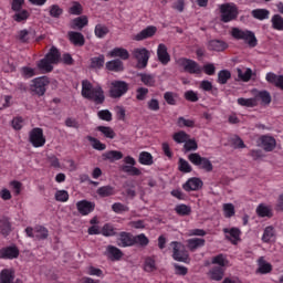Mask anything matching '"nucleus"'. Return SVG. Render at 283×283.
<instances>
[{
    "mask_svg": "<svg viewBox=\"0 0 283 283\" xmlns=\"http://www.w3.org/2000/svg\"><path fill=\"white\" fill-rule=\"evenodd\" d=\"M164 98L168 105H176V98H178V95L172 92H166L164 94Z\"/></svg>",
    "mask_w": 283,
    "mask_h": 283,
    "instance_id": "nucleus-63",
    "label": "nucleus"
},
{
    "mask_svg": "<svg viewBox=\"0 0 283 283\" xmlns=\"http://www.w3.org/2000/svg\"><path fill=\"white\" fill-rule=\"evenodd\" d=\"M156 34V27H147L135 35V41H145V39H151Z\"/></svg>",
    "mask_w": 283,
    "mask_h": 283,
    "instance_id": "nucleus-22",
    "label": "nucleus"
},
{
    "mask_svg": "<svg viewBox=\"0 0 283 283\" xmlns=\"http://www.w3.org/2000/svg\"><path fill=\"white\" fill-rule=\"evenodd\" d=\"M265 81H268L271 85H275V87L283 90V75H277L273 72H269L265 75Z\"/></svg>",
    "mask_w": 283,
    "mask_h": 283,
    "instance_id": "nucleus-16",
    "label": "nucleus"
},
{
    "mask_svg": "<svg viewBox=\"0 0 283 283\" xmlns=\"http://www.w3.org/2000/svg\"><path fill=\"white\" fill-rule=\"evenodd\" d=\"M133 56L134 59H136L137 67L139 70H145V67H147V63H149V56H150L149 50L145 48L134 49Z\"/></svg>",
    "mask_w": 283,
    "mask_h": 283,
    "instance_id": "nucleus-5",
    "label": "nucleus"
},
{
    "mask_svg": "<svg viewBox=\"0 0 283 283\" xmlns=\"http://www.w3.org/2000/svg\"><path fill=\"white\" fill-rule=\"evenodd\" d=\"M76 207H77V211L82 216H88V213H92L94 211V203L86 200L78 201L76 203Z\"/></svg>",
    "mask_w": 283,
    "mask_h": 283,
    "instance_id": "nucleus-17",
    "label": "nucleus"
},
{
    "mask_svg": "<svg viewBox=\"0 0 283 283\" xmlns=\"http://www.w3.org/2000/svg\"><path fill=\"white\" fill-rule=\"evenodd\" d=\"M104 255L109 260L116 261L123 258V251L114 245H107Z\"/></svg>",
    "mask_w": 283,
    "mask_h": 283,
    "instance_id": "nucleus-15",
    "label": "nucleus"
},
{
    "mask_svg": "<svg viewBox=\"0 0 283 283\" xmlns=\"http://www.w3.org/2000/svg\"><path fill=\"white\" fill-rule=\"evenodd\" d=\"M118 247H134V235L127 232L119 233V238L117 240Z\"/></svg>",
    "mask_w": 283,
    "mask_h": 283,
    "instance_id": "nucleus-20",
    "label": "nucleus"
},
{
    "mask_svg": "<svg viewBox=\"0 0 283 283\" xmlns=\"http://www.w3.org/2000/svg\"><path fill=\"white\" fill-rule=\"evenodd\" d=\"M263 242H273L275 240V229L273 227H266L262 235Z\"/></svg>",
    "mask_w": 283,
    "mask_h": 283,
    "instance_id": "nucleus-35",
    "label": "nucleus"
},
{
    "mask_svg": "<svg viewBox=\"0 0 283 283\" xmlns=\"http://www.w3.org/2000/svg\"><path fill=\"white\" fill-rule=\"evenodd\" d=\"M226 238L232 242V244H235L238 240H240V230L238 228L232 229H224Z\"/></svg>",
    "mask_w": 283,
    "mask_h": 283,
    "instance_id": "nucleus-27",
    "label": "nucleus"
},
{
    "mask_svg": "<svg viewBox=\"0 0 283 283\" xmlns=\"http://www.w3.org/2000/svg\"><path fill=\"white\" fill-rule=\"evenodd\" d=\"M256 264V273H260L261 275H266L271 273V271H273V265L266 262V260H264V256L259 258Z\"/></svg>",
    "mask_w": 283,
    "mask_h": 283,
    "instance_id": "nucleus-13",
    "label": "nucleus"
},
{
    "mask_svg": "<svg viewBox=\"0 0 283 283\" xmlns=\"http://www.w3.org/2000/svg\"><path fill=\"white\" fill-rule=\"evenodd\" d=\"M138 160L140 165H146V166L154 165V157L147 151H142L139 154Z\"/></svg>",
    "mask_w": 283,
    "mask_h": 283,
    "instance_id": "nucleus-43",
    "label": "nucleus"
},
{
    "mask_svg": "<svg viewBox=\"0 0 283 283\" xmlns=\"http://www.w3.org/2000/svg\"><path fill=\"white\" fill-rule=\"evenodd\" d=\"M238 105H241V107H256L258 102H255V97L251 98H243L240 97L237 99Z\"/></svg>",
    "mask_w": 283,
    "mask_h": 283,
    "instance_id": "nucleus-41",
    "label": "nucleus"
},
{
    "mask_svg": "<svg viewBox=\"0 0 283 283\" xmlns=\"http://www.w3.org/2000/svg\"><path fill=\"white\" fill-rule=\"evenodd\" d=\"M108 33L109 29H107V27L103 24H97L95 27V36H97V39H105V36H107Z\"/></svg>",
    "mask_w": 283,
    "mask_h": 283,
    "instance_id": "nucleus-45",
    "label": "nucleus"
},
{
    "mask_svg": "<svg viewBox=\"0 0 283 283\" xmlns=\"http://www.w3.org/2000/svg\"><path fill=\"white\" fill-rule=\"evenodd\" d=\"M104 157L106 160H111V163H114V160H120L123 158V153L118 150H109L104 154Z\"/></svg>",
    "mask_w": 283,
    "mask_h": 283,
    "instance_id": "nucleus-44",
    "label": "nucleus"
},
{
    "mask_svg": "<svg viewBox=\"0 0 283 283\" xmlns=\"http://www.w3.org/2000/svg\"><path fill=\"white\" fill-rule=\"evenodd\" d=\"M260 143H261V147L265 151H273V149H275V138L271 136H262L260 138Z\"/></svg>",
    "mask_w": 283,
    "mask_h": 283,
    "instance_id": "nucleus-23",
    "label": "nucleus"
},
{
    "mask_svg": "<svg viewBox=\"0 0 283 283\" xmlns=\"http://www.w3.org/2000/svg\"><path fill=\"white\" fill-rule=\"evenodd\" d=\"M116 190L112 186H103L97 189V196L101 198H109V196H114Z\"/></svg>",
    "mask_w": 283,
    "mask_h": 283,
    "instance_id": "nucleus-32",
    "label": "nucleus"
},
{
    "mask_svg": "<svg viewBox=\"0 0 283 283\" xmlns=\"http://www.w3.org/2000/svg\"><path fill=\"white\" fill-rule=\"evenodd\" d=\"M15 39L20 42V43H28V41H30V31L23 29L20 30L15 36Z\"/></svg>",
    "mask_w": 283,
    "mask_h": 283,
    "instance_id": "nucleus-52",
    "label": "nucleus"
},
{
    "mask_svg": "<svg viewBox=\"0 0 283 283\" xmlns=\"http://www.w3.org/2000/svg\"><path fill=\"white\" fill-rule=\"evenodd\" d=\"M112 210L114 213H127V211H129V207L120 202H115L112 205Z\"/></svg>",
    "mask_w": 283,
    "mask_h": 283,
    "instance_id": "nucleus-51",
    "label": "nucleus"
},
{
    "mask_svg": "<svg viewBox=\"0 0 283 283\" xmlns=\"http://www.w3.org/2000/svg\"><path fill=\"white\" fill-rule=\"evenodd\" d=\"M256 213L260 218H271L273 216L271 208L262 203L256 208Z\"/></svg>",
    "mask_w": 283,
    "mask_h": 283,
    "instance_id": "nucleus-40",
    "label": "nucleus"
},
{
    "mask_svg": "<svg viewBox=\"0 0 283 283\" xmlns=\"http://www.w3.org/2000/svg\"><path fill=\"white\" fill-rule=\"evenodd\" d=\"M231 35L233 39L244 41L250 48H255V45H258V39L255 38V33L252 31L233 28Z\"/></svg>",
    "mask_w": 283,
    "mask_h": 283,
    "instance_id": "nucleus-3",
    "label": "nucleus"
},
{
    "mask_svg": "<svg viewBox=\"0 0 283 283\" xmlns=\"http://www.w3.org/2000/svg\"><path fill=\"white\" fill-rule=\"evenodd\" d=\"M254 99L258 105V101L261 102V105H271V93L268 91H256L254 94Z\"/></svg>",
    "mask_w": 283,
    "mask_h": 283,
    "instance_id": "nucleus-21",
    "label": "nucleus"
},
{
    "mask_svg": "<svg viewBox=\"0 0 283 283\" xmlns=\"http://www.w3.org/2000/svg\"><path fill=\"white\" fill-rule=\"evenodd\" d=\"M30 17V13H28L27 10H21V11H15L13 19L18 22L21 23L22 21H25Z\"/></svg>",
    "mask_w": 283,
    "mask_h": 283,
    "instance_id": "nucleus-58",
    "label": "nucleus"
},
{
    "mask_svg": "<svg viewBox=\"0 0 283 283\" xmlns=\"http://www.w3.org/2000/svg\"><path fill=\"white\" fill-rule=\"evenodd\" d=\"M186 151H196L198 149V144L193 139H187L184 145Z\"/></svg>",
    "mask_w": 283,
    "mask_h": 283,
    "instance_id": "nucleus-61",
    "label": "nucleus"
},
{
    "mask_svg": "<svg viewBox=\"0 0 283 283\" xmlns=\"http://www.w3.org/2000/svg\"><path fill=\"white\" fill-rule=\"evenodd\" d=\"M50 84L48 77H38L33 81V92L39 94V96H43L45 94V86Z\"/></svg>",
    "mask_w": 283,
    "mask_h": 283,
    "instance_id": "nucleus-12",
    "label": "nucleus"
},
{
    "mask_svg": "<svg viewBox=\"0 0 283 283\" xmlns=\"http://www.w3.org/2000/svg\"><path fill=\"white\" fill-rule=\"evenodd\" d=\"M55 200L57 202H67L70 200V193L66 190H57L55 192Z\"/></svg>",
    "mask_w": 283,
    "mask_h": 283,
    "instance_id": "nucleus-55",
    "label": "nucleus"
},
{
    "mask_svg": "<svg viewBox=\"0 0 283 283\" xmlns=\"http://www.w3.org/2000/svg\"><path fill=\"white\" fill-rule=\"evenodd\" d=\"M231 78V71L229 70H221L218 73V83L220 85H227V83L229 82V80Z\"/></svg>",
    "mask_w": 283,
    "mask_h": 283,
    "instance_id": "nucleus-39",
    "label": "nucleus"
},
{
    "mask_svg": "<svg viewBox=\"0 0 283 283\" xmlns=\"http://www.w3.org/2000/svg\"><path fill=\"white\" fill-rule=\"evenodd\" d=\"M179 127H193L196 122L193 119H186L185 117H179L177 120Z\"/></svg>",
    "mask_w": 283,
    "mask_h": 283,
    "instance_id": "nucleus-62",
    "label": "nucleus"
},
{
    "mask_svg": "<svg viewBox=\"0 0 283 283\" xmlns=\"http://www.w3.org/2000/svg\"><path fill=\"white\" fill-rule=\"evenodd\" d=\"M208 277L213 282H220L224 277V268L213 266L209 270Z\"/></svg>",
    "mask_w": 283,
    "mask_h": 283,
    "instance_id": "nucleus-18",
    "label": "nucleus"
},
{
    "mask_svg": "<svg viewBox=\"0 0 283 283\" xmlns=\"http://www.w3.org/2000/svg\"><path fill=\"white\" fill-rule=\"evenodd\" d=\"M86 138L91 143L93 149H96L97 151H105V149L107 148L105 144L101 143V140L95 137L87 136Z\"/></svg>",
    "mask_w": 283,
    "mask_h": 283,
    "instance_id": "nucleus-38",
    "label": "nucleus"
},
{
    "mask_svg": "<svg viewBox=\"0 0 283 283\" xmlns=\"http://www.w3.org/2000/svg\"><path fill=\"white\" fill-rule=\"evenodd\" d=\"M9 188L11 189L13 196H19L21 193V189H23V184L18 180H13L9 182Z\"/></svg>",
    "mask_w": 283,
    "mask_h": 283,
    "instance_id": "nucleus-48",
    "label": "nucleus"
},
{
    "mask_svg": "<svg viewBox=\"0 0 283 283\" xmlns=\"http://www.w3.org/2000/svg\"><path fill=\"white\" fill-rule=\"evenodd\" d=\"M212 264H218L219 269H224L227 264H229V261H227V258L222 254H219L214 258H212Z\"/></svg>",
    "mask_w": 283,
    "mask_h": 283,
    "instance_id": "nucleus-50",
    "label": "nucleus"
},
{
    "mask_svg": "<svg viewBox=\"0 0 283 283\" xmlns=\"http://www.w3.org/2000/svg\"><path fill=\"white\" fill-rule=\"evenodd\" d=\"M142 83L147 87H154L156 85V76L149 73L139 74Z\"/></svg>",
    "mask_w": 283,
    "mask_h": 283,
    "instance_id": "nucleus-31",
    "label": "nucleus"
},
{
    "mask_svg": "<svg viewBox=\"0 0 283 283\" xmlns=\"http://www.w3.org/2000/svg\"><path fill=\"white\" fill-rule=\"evenodd\" d=\"M210 50H213L214 52H224L229 45L226 44L224 41L221 40H212L209 42Z\"/></svg>",
    "mask_w": 283,
    "mask_h": 283,
    "instance_id": "nucleus-30",
    "label": "nucleus"
},
{
    "mask_svg": "<svg viewBox=\"0 0 283 283\" xmlns=\"http://www.w3.org/2000/svg\"><path fill=\"white\" fill-rule=\"evenodd\" d=\"M0 258H4L7 260H14V258H19V249L17 247H8L0 250Z\"/></svg>",
    "mask_w": 283,
    "mask_h": 283,
    "instance_id": "nucleus-19",
    "label": "nucleus"
},
{
    "mask_svg": "<svg viewBox=\"0 0 283 283\" xmlns=\"http://www.w3.org/2000/svg\"><path fill=\"white\" fill-rule=\"evenodd\" d=\"M82 96L88 101H93L96 105H101L105 101V94L101 86H94L87 80L82 82Z\"/></svg>",
    "mask_w": 283,
    "mask_h": 283,
    "instance_id": "nucleus-1",
    "label": "nucleus"
},
{
    "mask_svg": "<svg viewBox=\"0 0 283 283\" xmlns=\"http://www.w3.org/2000/svg\"><path fill=\"white\" fill-rule=\"evenodd\" d=\"M175 143H187L189 140V135L185 132H179L174 135Z\"/></svg>",
    "mask_w": 283,
    "mask_h": 283,
    "instance_id": "nucleus-64",
    "label": "nucleus"
},
{
    "mask_svg": "<svg viewBox=\"0 0 283 283\" xmlns=\"http://www.w3.org/2000/svg\"><path fill=\"white\" fill-rule=\"evenodd\" d=\"M205 239L200 238H192L187 240L188 249L190 251H196L200 249L201 247H205Z\"/></svg>",
    "mask_w": 283,
    "mask_h": 283,
    "instance_id": "nucleus-29",
    "label": "nucleus"
},
{
    "mask_svg": "<svg viewBox=\"0 0 283 283\" xmlns=\"http://www.w3.org/2000/svg\"><path fill=\"white\" fill-rule=\"evenodd\" d=\"M107 70L111 72H123V61L120 60H113L106 63Z\"/></svg>",
    "mask_w": 283,
    "mask_h": 283,
    "instance_id": "nucleus-34",
    "label": "nucleus"
},
{
    "mask_svg": "<svg viewBox=\"0 0 283 283\" xmlns=\"http://www.w3.org/2000/svg\"><path fill=\"white\" fill-rule=\"evenodd\" d=\"M221 21L229 23L238 17V8L233 3L222 4L221 8Z\"/></svg>",
    "mask_w": 283,
    "mask_h": 283,
    "instance_id": "nucleus-6",
    "label": "nucleus"
},
{
    "mask_svg": "<svg viewBox=\"0 0 283 283\" xmlns=\"http://www.w3.org/2000/svg\"><path fill=\"white\" fill-rule=\"evenodd\" d=\"M170 247H172V258L177 262H187V259L189 255L185 251V245L180 242L172 241L170 243Z\"/></svg>",
    "mask_w": 283,
    "mask_h": 283,
    "instance_id": "nucleus-9",
    "label": "nucleus"
},
{
    "mask_svg": "<svg viewBox=\"0 0 283 283\" xmlns=\"http://www.w3.org/2000/svg\"><path fill=\"white\" fill-rule=\"evenodd\" d=\"M63 14V9L59 7V4H52L50 7V15L53 17V19H59Z\"/></svg>",
    "mask_w": 283,
    "mask_h": 283,
    "instance_id": "nucleus-59",
    "label": "nucleus"
},
{
    "mask_svg": "<svg viewBox=\"0 0 283 283\" xmlns=\"http://www.w3.org/2000/svg\"><path fill=\"white\" fill-rule=\"evenodd\" d=\"M180 67H184L185 72L189 74H200L202 72V67L193 60L181 57L177 61Z\"/></svg>",
    "mask_w": 283,
    "mask_h": 283,
    "instance_id": "nucleus-7",
    "label": "nucleus"
},
{
    "mask_svg": "<svg viewBox=\"0 0 283 283\" xmlns=\"http://www.w3.org/2000/svg\"><path fill=\"white\" fill-rule=\"evenodd\" d=\"M87 25V17L82 15L73 20V28H77V30H83Z\"/></svg>",
    "mask_w": 283,
    "mask_h": 283,
    "instance_id": "nucleus-53",
    "label": "nucleus"
},
{
    "mask_svg": "<svg viewBox=\"0 0 283 283\" xmlns=\"http://www.w3.org/2000/svg\"><path fill=\"white\" fill-rule=\"evenodd\" d=\"M29 140L31 145L34 147H43L45 145V136L43 135V129L41 128H33L29 133Z\"/></svg>",
    "mask_w": 283,
    "mask_h": 283,
    "instance_id": "nucleus-10",
    "label": "nucleus"
},
{
    "mask_svg": "<svg viewBox=\"0 0 283 283\" xmlns=\"http://www.w3.org/2000/svg\"><path fill=\"white\" fill-rule=\"evenodd\" d=\"M127 92V83L123 81L112 82L111 96L112 98H120Z\"/></svg>",
    "mask_w": 283,
    "mask_h": 283,
    "instance_id": "nucleus-11",
    "label": "nucleus"
},
{
    "mask_svg": "<svg viewBox=\"0 0 283 283\" xmlns=\"http://www.w3.org/2000/svg\"><path fill=\"white\" fill-rule=\"evenodd\" d=\"M223 213L226 218H233V216H235V207L233 203H224Z\"/></svg>",
    "mask_w": 283,
    "mask_h": 283,
    "instance_id": "nucleus-54",
    "label": "nucleus"
},
{
    "mask_svg": "<svg viewBox=\"0 0 283 283\" xmlns=\"http://www.w3.org/2000/svg\"><path fill=\"white\" fill-rule=\"evenodd\" d=\"M202 187V180L199 178H191L184 184L185 191H198Z\"/></svg>",
    "mask_w": 283,
    "mask_h": 283,
    "instance_id": "nucleus-24",
    "label": "nucleus"
},
{
    "mask_svg": "<svg viewBox=\"0 0 283 283\" xmlns=\"http://www.w3.org/2000/svg\"><path fill=\"white\" fill-rule=\"evenodd\" d=\"M97 132H101L106 138H116V133H114V129H112V127L98 126Z\"/></svg>",
    "mask_w": 283,
    "mask_h": 283,
    "instance_id": "nucleus-46",
    "label": "nucleus"
},
{
    "mask_svg": "<svg viewBox=\"0 0 283 283\" xmlns=\"http://www.w3.org/2000/svg\"><path fill=\"white\" fill-rule=\"evenodd\" d=\"M14 280V272L12 270H2L0 273V283H12Z\"/></svg>",
    "mask_w": 283,
    "mask_h": 283,
    "instance_id": "nucleus-36",
    "label": "nucleus"
},
{
    "mask_svg": "<svg viewBox=\"0 0 283 283\" xmlns=\"http://www.w3.org/2000/svg\"><path fill=\"white\" fill-rule=\"evenodd\" d=\"M102 235H105L106 238H111L112 235H116V229H114V226L107 223L102 229Z\"/></svg>",
    "mask_w": 283,
    "mask_h": 283,
    "instance_id": "nucleus-57",
    "label": "nucleus"
},
{
    "mask_svg": "<svg viewBox=\"0 0 283 283\" xmlns=\"http://www.w3.org/2000/svg\"><path fill=\"white\" fill-rule=\"evenodd\" d=\"M188 160L199 167V169H203L205 171H213V164L208 158L201 157L198 153H192L188 156Z\"/></svg>",
    "mask_w": 283,
    "mask_h": 283,
    "instance_id": "nucleus-4",
    "label": "nucleus"
},
{
    "mask_svg": "<svg viewBox=\"0 0 283 283\" xmlns=\"http://www.w3.org/2000/svg\"><path fill=\"white\" fill-rule=\"evenodd\" d=\"M124 163L125 165L122 166L124 174H128V176H140L143 174L140 169L136 168V159H134V157L126 156Z\"/></svg>",
    "mask_w": 283,
    "mask_h": 283,
    "instance_id": "nucleus-8",
    "label": "nucleus"
},
{
    "mask_svg": "<svg viewBox=\"0 0 283 283\" xmlns=\"http://www.w3.org/2000/svg\"><path fill=\"white\" fill-rule=\"evenodd\" d=\"M109 56L113 59H122L123 61H127L129 59V51L124 48H115L109 52Z\"/></svg>",
    "mask_w": 283,
    "mask_h": 283,
    "instance_id": "nucleus-25",
    "label": "nucleus"
},
{
    "mask_svg": "<svg viewBox=\"0 0 283 283\" xmlns=\"http://www.w3.org/2000/svg\"><path fill=\"white\" fill-rule=\"evenodd\" d=\"M133 244H138L139 247H147L149 244V239L144 233L135 235Z\"/></svg>",
    "mask_w": 283,
    "mask_h": 283,
    "instance_id": "nucleus-49",
    "label": "nucleus"
},
{
    "mask_svg": "<svg viewBox=\"0 0 283 283\" xmlns=\"http://www.w3.org/2000/svg\"><path fill=\"white\" fill-rule=\"evenodd\" d=\"M59 61H61V53L59 49L52 46L45 57L38 62V67L43 72H52L54 70L52 65L59 63Z\"/></svg>",
    "mask_w": 283,
    "mask_h": 283,
    "instance_id": "nucleus-2",
    "label": "nucleus"
},
{
    "mask_svg": "<svg viewBox=\"0 0 283 283\" xmlns=\"http://www.w3.org/2000/svg\"><path fill=\"white\" fill-rule=\"evenodd\" d=\"M175 210L179 216H189L191 213V208L187 205H179Z\"/></svg>",
    "mask_w": 283,
    "mask_h": 283,
    "instance_id": "nucleus-60",
    "label": "nucleus"
},
{
    "mask_svg": "<svg viewBox=\"0 0 283 283\" xmlns=\"http://www.w3.org/2000/svg\"><path fill=\"white\" fill-rule=\"evenodd\" d=\"M105 65V55H98L91 59V67L94 70H101Z\"/></svg>",
    "mask_w": 283,
    "mask_h": 283,
    "instance_id": "nucleus-42",
    "label": "nucleus"
},
{
    "mask_svg": "<svg viewBox=\"0 0 283 283\" xmlns=\"http://www.w3.org/2000/svg\"><path fill=\"white\" fill-rule=\"evenodd\" d=\"M21 75L24 77V78H32V76H36V70L35 69H32L30 66H23L21 69Z\"/></svg>",
    "mask_w": 283,
    "mask_h": 283,
    "instance_id": "nucleus-56",
    "label": "nucleus"
},
{
    "mask_svg": "<svg viewBox=\"0 0 283 283\" xmlns=\"http://www.w3.org/2000/svg\"><path fill=\"white\" fill-rule=\"evenodd\" d=\"M157 56L163 65H167V63L171 61V55H169V52L167 51V45L163 43L157 48Z\"/></svg>",
    "mask_w": 283,
    "mask_h": 283,
    "instance_id": "nucleus-14",
    "label": "nucleus"
},
{
    "mask_svg": "<svg viewBox=\"0 0 283 283\" xmlns=\"http://www.w3.org/2000/svg\"><path fill=\"white\" fill-rule=\"evenodd\" d=\"M272 28L274 30L283 31V18L280 14H275L272 17Z\"/></svg>",
    "mask_w": 283,
    "mask_h": 283,
    "instance_id": "nucleus-47",
    "label": "nucleus"
},
{
    "mask_svg": "<svg viewBox=\"0 0 283 283\" xmlns=\"http://www.w3.org/2000/svg\"><path fill=\"white\" fill-rule=\"evenodd\" d=\"M0 230L2 235H10V231H12V226L10 224V220H8V218L2 217L0 219Z\"/></svg>",
    "mask_w": 283,
    "mask_h": 283,
    "instance_id": "nucleus-33",
    "label": "nucleus"
},
{
    "mask_svg": "<svg viewBox=\"0 0 283 283\" xmlns=\"http://www.w3.org/2000/svg\"><path fill=\"white\" fill-rule=\"evenodd\" d=\"M238 77L243 83H249L251 81V76H253V71L251 69H237Z\"/></svg>",
    "mask_w": 283,
    "mask_h": 283,
    "instance_id": "nucleus-28",
    "label": "nucleus"
},
{
    "mask_svg": "<svg viewBox=\"0 0 283 283\" xmlns=\"http://www.w3.org/2000/svg\"><path fill=\"white\" fill-rule=\"evenodd\" d=\"M270 14H271V12H269V10H266V9L252 10V17L254 19H258L259 21H264V19H269Z\"/></svg>",
    "mask_w": 283,
    "mask_h": 283,
    "instance_id": "nucleus-37",
    "label": "nucleus"
},
{
    "mask_svg": "<svg viewBox=\"0 0 283 283\" xmlns=\"http://www.w3.org/2000/svg\"><path fill=\"white\" fill-rule=\"evenodd\" d=\"M69 39L71 43H74L80 48H82V45H85V36H83L80 32L70 31Z\"/></svg>",
    "mask_w": 283,
    "mask_h": 283,
    "instance_id": "nucleus-26",
    "label": "nucleus"
}]
</instances>
